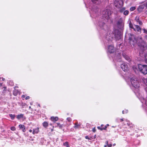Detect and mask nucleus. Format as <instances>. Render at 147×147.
Returning a JSON list of instances; mask_svg holds the SVG:
<instances>
[{
    "label": "nucleus",
    "mask_w": 147,
    "mask_h": 147,
    "mask_svg": "<svg viewBox=\"0 0 147 147\" xmlns=\"http://www.w3.org/2000/svg\"><path fill=\"white\" fill-rule=\"evenodd\" d=\"M111 10L109 9H107L102 11V16L105 20L108 21L111 18Z\"/></svg>",
    "instance_id": "obj_1"
},
{
    "label": "nucleus",
    "mask_w": 147,
    "mask_h": 147,
    "mask_svg": "<svg viewBox=\"0 0 147 147\" xmlns=\"http://www.w3.org/2000/svg\"><path fill=\"white\" fill-rule=\"evenodd\" d=\"M138 68L139 71L141 73L144 74H147V65L139 64Z\"/></svg>",
    "instance_id": "obj_2"
},
{
    "label": "nucleus",
    "mask_w": 147,
    "mask_h": 147,
    "mask_svg": "<svg viewBox=\"0 0 147 147\" xmlns=\"http://www.w3.org/2000/svg\"><path fill=\"white\" fill-rule=\"evenodd\" d=\"M132 86L135 88H138L140 86L139 81L134 78H131L130 80Z\"/></svg>",
    "instance_id": "obj_3"
},
{
    "label": "nucleus",
    "mask_w": 147,
    "mask_h": 147,
    "mask_svg": "<svg viewBox=\"0 0 147 147\" xmlns=\"http://www.w3.org/2000/svg\"><path fill=\"white\" fill-rule=\"evenodd\" d=\"M138 42L139 43H140V44L141 45H142L144 42V40L142 37H138L137 39L134 38V40H132L131 39L130 40V43L133 44L134 45Z\"/></svg>",
    "instance_id": "obj_4"
},
{
    "label": "nucleus",
    "mask_w": 147,
    "mask_h": 147,
    "mask_svg": "<svg viewBox=\"0 0 147 147\" xmlns=\"http://www.w3.org/2000/svg\"><path fill=\"white\" fill-rule=\"evenodd\" d=\"M123 3L122 0H115L114 2L115 6L117 8H121L123 5Z\"/></svg>",
    "instance_id": "obj_5"
},
{
    "label": "nucleus",
    "mask_w": 147,
    "mask_h": 147,
    "mask_svg": "<svg viewBox=\"0 0 147 147\" xmlns=\"http://www.w3.org/2000/svg\"><path fill=\"white\" fill-rule=\"evenodd\" d=\"M124 22L122 19L121 18L120 19L117 21V25L118 28L120 29H122L123 27Z\"/></svg>",
    "instance_id": "obj_6"
},
{
    "label": "nucleus",
    "mask_w": 147,
    "mask_h": 147,
    "mask_svg": "<svg viewBox=\"0 0 147 147\" xmlns=\"http://www.w3.org/2000/svg\"><path fill=\"white\" fill-rule=\"evenodd\" d=\"M98 26L102 29L104 30L105 31L108 29L107 26L103 22H98Z\"/></svg>",
    "instance_id": "obj_7"
},
{
    "label": "nucleus",
    "mask_w": 147,
    "mask_h": 147,
    "mask_svg": "<svg viewBox=\"0 0 147 147\" xmlns=\"http://www.w3.org/2000/svg\"><path fill=\"white\" fill-rule=\"evenodd\" d=\"M121 67L122 70L126 72L128 70V67L127 64L123 63L121 65Z\"/></svg>",
    "instance_id": "obj_8"
},
{
    "label": "nucleus",
    "mask_w": 147,
    "mask_h": 147,
    "mask_svg": "<svg viewBox=\"0 0 147 147\" xmlns=\"http://www.w3.org/2000/svg\"><path fill=\"white\" fill-rule=\"evenodd\" d=\"M121 53H118L114 57V59L117 60L118 61L120 62L121 61Z\"/></svg>",
    "instance_id": "obj_9"
},
{
    "label": "nucleus",
    "mask_w": 147,
    "mask_h": 147,
    "mask_svg": "<svg viewBox=\"0 0 147 147\" xmlns=\"http://www.w3.org/2000/svg\"><path fill=\"white\" fill-rule=\"evenodd\" d=\"M108 50L109 52L111 53H113L115 51V49L114 46L112 45L109 46Z\"/></svg>",
    "instance_id": "obj_10"
},
{
    "label": "nucleus",
    "mask_w": 147,
    "mask_h": 147,
    "mask_svg": "<svg viewBox=\"0 0 147 147\" xmlns=\"http://www.w3.org/2000/svg\"><path fill=\"white\" fill-rule=\"evenodd\" d=\"M135 27L134 28V30L135 31H137L138 32H140V33L141 32V28H140L139 26L137 25H134Z\"/></svg>",
    "instance_id": "obj_11"
},
{
    "label": "nucleus",
    "mask_w": 147,
    "mask_h": 147,
    "mask_svg": "<svg viewBox=\"0 0 147 147\" xmlns=\"http://www.w3.org/2000/svg\"><path fill=\"white\" fill-rule=\"evenodd\" d=\"M135 20L137 23H138L139 25H141L142 24V21L139 20V18L138 16H136L135 19Z\"/></svg>",
    "instance_id": "obj_12"
},
{
    "label": "nucleus",
    "mask_w": 147,
    "mask_h": 147,
    "mask_svg": "<svg viewBox=\"0 0 147 147\" xmlns=\"http://www.w3.org/2000/svg\"><path fill=\"white\" fill-rule=\"evenodd\" d=\"M19 127L20 129L22 130L23 132L26 131V127L24 125L20 124L19 125Z\"/></svg>",
    "instance_id": "obj_13"
},
{
    "label": "nucleus",
    "mask_w": 147,
    "mask_h": 147,
    "mask_svg": "<svg viewBox=\"0 0 147 147\" xmlns=\"http://www.w3.org/2000/svg\"><path fill=\"white\" fill-rule=\"evenodd\" d=\"M133 69L135 73L137 72L139 69L138 68V65H134L133 67Z\"/></svg>",
    "instance_id": "obj_14"
},
{
    "label": "nucleus",
    "mask_w": 147,
    "mask_h": 147,
    "mask_svg": "<svg viewBox=\"0 0 147 147\" xmlns=\"http://www.w3.org/2000/svg\"><path fill=\"white\" fill-rule=\"evenodd\" d=\"M39 131V128L36 127L35 128L33 129L32 134H37Z\"/></svg>",
    "instance_id": "obj_15"
},
{
    "label": "nucleus",
    "mask_w": 147,
    "mask_h": 147,
    "mask_svg": "<svg viewBox=\"0 0 147 147\" xmlns=\"http://www.w3.org/2000/svg\"><path fill=\"white\" fill-rule=\"evenodd\" d=\"M51 120L52 121L55 122L58 120V118L57 117H51Z\"/></svg>",
    "instance_id": "obj_16"
},
{
    "label": "nucleus",
    "mask_w": 147,
    "mask_h": 147,
    "mask_svg": "<svg viewBox=\"0 0 147 147\" xmlns=\"http://www.w3.org/2000/svg\"><path fill=\"white\" fill-rule=\"evenodd\" d=\"M92 2L97 4H100L101 2V0H92Z\"/></svg>",
    "instance_id": "obj_17"
},
{
    "label": "nucleus",
    "mask_w": 147,
    "mask_h": 147,
    "mask_svg": "<svg viewBox=\"0 0 147 147\" xmlns=\"http://www.w3.org/2000/svg\"><path fill=\"white\" fill-rule=\"evenodd\" d=\"M145 6L144 4L140 5L138 7L139 11H141L144 8Z\"/></svg>",
    "instance_id": "obj_18"
},
{
    "label": "nucleus",
    "mask_w": 147,
    "mask_h": 147,
    "mask_svg": "<svg viewBox=\"0 0 147 147\" xmlns=\"http://www.w3.org/2000/svg\"><path fill=\"white\" fill-rule=\"evenodd\" d=\"M122 55L123 57L127 60L128 61H130V59L129 57L127 55H126L125 54L123 53H122Z\"/></svg>",
    "instance_id": "obj_19"
},
{
    "label": "nucleus",
    "mask_w": 147,
    "mask_h": 147,
    "mask_svg": "<svg viewBox=\"0 0 147 147\" xmlns=\"http://www.w3.org/2000/svg\"><path fill=\"white\" fill-rule=\"evenodd\" d=\"M142 81L144 84L145 85V87L147 86V78H142Z\"/></svg>",
    "instance_id": "obj_20"
},
{
    "label": "nucleus",
    "mask_w": 147,
    "mask_h": 147,
    "mask_svg": "<svg viewBox=\"0 0 147 147\" xmlns=\"http://www.w3.org/2000/svg\"><path fill=\"white\" fill-rule=\"evenodd\" d=\"M106 38L107 40L108 41H111L112 39V36H110L109 35H107Z\"/></svg>",
    "instance_id": "obj_21"
},
{
    "label": "nucleus",
    "mask_w": 147,
    "mask_h": 147,
    "mask_svg": "<svg viewBox=\"0 0 147 147\" xmlns=\"http://www.w3.org/2000/svg\"><path fill=\"white\" fill-rule=\"evenodd\" d=\"M42 125L43 127L47 128L48 125V123L47 122L45 121L42 123Z\"/></svg>",
    "instance_id": "obj_22"
},
{
    "label": "nucleus",
    "mask_w": 147,
    "mask_h": 147,
    "mask_svg": "<svg viewBox=\"0 0 147 147\" xmlns=\"http://www.w3.org/2000/svg\"><path fill=\"white\" fill-rule=\"evenodd\" d=\"M141 102L142 103H143L144 102H145V104L147 106V98L146 100H144V98H143L142 100H141Z\"/></svg>",
    "instance_id": "obj_23"
},
{
    "label": "nucleus",
    "mask_w": 147,
    "mask_h": 147,
    "mask_svg": "<svg viewBox=\"0 0 147 147\" xmlns=\"http://www.w3.org/2000/svg\"><path fill=\"white\" fill-rule=\"evenodd\" d=\"M23 114H20L18 115L17 116V118L18 119H20L21 118L23 117Z\"/></svg>",
    "instance_id": "obj_24"
},
{
    "label": "nucleus",
    "mask_w": 147,
    "mask_h": 147,
    "mask_svg": "<svg viewBox=\"0 0 147 147\" xmlns=\"http://www.w3.org/2000/svg\"><path fill=\"white\" fill-rule=\"evenodd\" d=\"M9 115L10 117L11 118V119L12 120L14 119L15 117V115H13L12 114H10Z\"/></svg>",
    "instance_id": "obj_25"
},
{
    "label": "nucleus",
    "mask_w": 147,
    "mask_h": 147,
    "mask_svg": "<svg viewBox=\"0 0 147 147\" xmlns=\"http://www.w3.org/2000/svg\"><path fill=\"white\" fill-rule=\"evenodd\" d=\"M63 145L64 146H66V147H69V143L67 142H65V143H64Z\"/></svg>",
    "instance_id": "obj_26"
},
{
    "label": "nucleus",
    "mask_w": 147,
    "mask_h": 147,
    "mask_svg": "<svg viewBox=\"0 0 147 147\" xmlns=\"http://www.w3.org/2000/svg\"><path fill=\"white\" fill-rule=\"evenodd\" d=\"M18 90H15L13 91V94L15 96H17L18 94Z\"/></svg>",
    "instance_id": "obj_27"
},
{
    "label": "nucleus",
    "mask_w": 147,
    "mask_h": 147,
    "mask_svg": "<svg viewBox=\"0 0 147 147\" xmlns=\"http://www.w3.org/2000/svg\"><path fill=\"white\" fill-rule=\"evenodd\" d=\"M125 7H123V8H122L121 9L119 10V11L120 13H123H123L124 11L125 10Z\"/></svg>",
    "instance_id": "obj_28"
},
{
    "label": "nucleus",
    "mask_w": 147,
    "mask_h": 147,
    "mask_svg": "<svg viewBox=\"0 0 147 147\" xmlns=\"http://www.w3.org/2000/svg\"><path fill=\"white\" fill-rule=\"evenodd\" d=\"M107 128V126H105L104 127H98V128L100 129L101 130H102L103 129H106Z\"/></svg>",
    "instance_id": "obj_29"
},
{
    "label": "nucleus",
    "mask_w": 147,
    "mask_h": 147,
    "mask_svg": "<svg viewBox=\"0 0 147 147\" xmlns=\"http://www.w3.org/2000/svg\"><path fill=\"white\" fill-rule=\"evenodd\" d=\"M129 11L127 10H125L123 13V14L125 16L127 15L129 13Z\"/></svg>",
    "instance_id": "obj_30"
},
{
    "label": "nucleus",
    "mask_w": 147,
    "mask_h": 147,
    "mask_svg": "<svg viewBox=\"0 0 147 147\" xmlns=\"http://www.w3.org/2000/svg\"><path fill=\"white\" fill-rule=\"evenodd\" d=\"M80 124H75V125L74 126V127L75 128H78L79 127H80Z\"/></svg>",
    "instance_id": "obj_31"
},
{
    "label": "nucleus",
    "mask_w": 147,
    "mask_h": 147,
    "mask_svg": "<svg viewBox=\"0 0 147 147\" xmlns=\"http://www.w3.org/2000/svg\"><path fill=\"white\" fill-rule=\"evenodd\" d=\"M129 27L130 28H132V29H134V28L133 26V25L132 24V23H131V22H130L129 23Z\"/></svg>",
    "instance_id": "obj_32"
},
{
    "label": "nucleus",
    "mask_w": 147,
    "mask_h": 147,
    "mask_svg": "<svg viewBox=\"0 0 147 147\" xmlns=\"http://www.w3.org/2000/svg\"><path fill=\"white\" fill-rule=\"evenodd\" d=\"M128 112V111L127 110H123L122 111V113L123 114L127 113Z\"/></svg>",
    "instance_id": "obj_33"
},
{
    "label": "nucleus",
    "mask_w": 147,
    "mask_h": 147,
    "mask_svg": "<svg viewBox=\"0 0 147 147\" xmlns=\"http://www.w3.org/2000/svg\"><path fill=\"white\" fill-rule=\"evenodd\" d=\"M136 9V7H131L130 8V10L131 11H133L135 10Z\"/></svg>",
    "instance_id": "obj_34"
},
{
    "label": "nucleus",
    "mask_w": 147,
    "mask_h": 147,
    "mask_svg": "<svg viewBox=\"0 0 147 147\" xmlns=\"http://www.w3.org/2000/svg\"><path fill=\"white\" fill-rule=\"evenodd\" d=\"M11 129L12 131H15L16 130V128L14 127H11L10 128Z\"/></svg>",
    "instance_id": "obj_35"
},
{
    "label": "nucleus",
    "mask_w": 147,
    "mask_h": 147,
    "mask_svg": "<svg viewBox=\"0 0 147 147\" xmlns=\"http://www.w3.org/2000/svg\"><path fill=\"white\" fill-rule=\"evenodd\" d=\"M3 88L4 89L3 90V92H5L6 91V87H3Z\"/></svg>",
    "instance_id": "obj_36"
},
{
    "label": "nucleus",
    "mask_w": 147,
    "mask_h": 147,
    "mask_svg": "<svg viewBox=\"0 0 147 147\" xmlns=\"http://www.w3.org/2000/svg\"><path fill=\"white\" fill-rule=\"evenodd\" d=\"M145 62L147 63V54L145 56Z\"/></svg>",
    "instance_id": "obj_37"
},
{
    "label": "nucleus",
    "mask_w": 147,
    "mask_h": 147,
    "mask_svg": "<svg viewBox=\"0 0 147 147\" xmlns=\"http://www.w3.org/2000/svg\"><path fill=\"white\" fill-rule=\"evenodd\" d=\"M143 30L144 31V33L147 34V30H146L145 29H143Z\"/></svg>",
    "instance_id": "obj_38"
},
{
    "label": "nucleus",
    "mask_w": 147,
    "mask_h": 147,
    "mask_svg": "<svg viewBox=\"0 0 147 147\" xmlns=\"http://www.w3.org/2000/svg\"><path fill=\"white\" fill-rule=\"evenodd\" d=\"M67 119L68 121H71V118L70 117L67 118Z\"/></svg>",
    "instance_id": "obj_39"
},
{
    "label": "nucleus",
    "mask_w": 147,
    "mask_h": 147,
    "mask_svg": "<svg viewBox=\"0 0 147 147\" xmlns=\"http://www.w3.org/2000/svg\"><path fill=\"white\" fill-rule=\"evenodd\" d=\"M144 4L146 7H147V1Z\"/></svg>",
    "instance_id": "obj_40"
},
{
    "label": "nucleus",
    "mask_w": 147,
    "mask_h": 147,
    "mask_svg": "<svg viewBox=\"0 0 147 147\" xmlns=\"http://www.w3.org/2000/svg\"><path fill=\"white\" fill-rule=\"evenodd\" d=\"M59 128L60 129H61L62 127V125H60L59 126Z\"/></svg>",
    "instance_id": "obj_41"
},
{
    "label": "nucleus",
    "mask_w": 147,
    "mask_h": 147,
    "mask_svg": "<svg viewBox=\"0 0 147 147\" xmlns=\"http://www.w3.org/2000/svg\"><path fill=\"white\" fill-rule=\"evenodd\" d=\"M30 97L29 96H27L26 98V100H28L29 99Z\"/></svg>",
    "instance_id": "obj_42"
},
{
    "label": "nucleus",
    "mask_w": 147,
    "mask_h": 147,
    "mask_svg": "<svg viewBox=\"0 0 147 147\" xmlns=\"http://www.w3.org/2000/svg\"><path fill=\"white\" fill-rule=\"evenodd\" d=\"M92 131L94 132H95V131H96V129H95L94 128L93 129Z\"/></svg>",
    "instance_id": "obj_43"
},
{
    "label": "nucleus",
    "mask_w": 147,
    "mask_h": 147,
    "mask_svg": "<svg viewBox=\"0 0 147 147\" xmlns=\"http://www.w3.org/2000/svg\"><path fill=\"white\" fill-rule=\"evenodd\" d=\"M107 145L108 147H111L112 146V145L111 144H108Z\"/></svg>",
    "instance_id": "obj_44"
},
{
    "label": "nucleus",
    "mask_w": 147,
    "mask_h": 147,
    "mask_svg": "<svg viewBox=\"0 0 147 147\" xmlns=\"http://www.w3.org/2000/svg\"><path fill=\"white\" fill-rule=\"evenodd\" d=\"M57 125L56 126L57 127H59V125H60V123H57Z\"/></svg>",
    "instance_id": "obj_45"
},
{
    "label": "nucleus",
    "mask_w": 147,
    "mask_h": 147,
    "mask_svg": "<svg viewBox=\"0 0 147 147\" xmlns=\"http://www.w3.org/2000/svg\"><path fill=\"white\" fill-rule=\"evenodd\" d=\"M85 138H86V139H89H89H89V138L88 136H86L85 137Z\"/></svg>",
    "instance_id": "obj_46"
},
{
    "label": "nucleus",
    "mask_w": 147,
    "mask_h": 147,
    "mask_svg": "<svg viewBox=\"0 0 147 147\" xmlns=\"http://www.w3.org/2000/svg\"><path fill=\"white\" fill-rule=\"evenodd\" d=\"M120 121L121 122H122V121H123V119L122 118V119H120Z\"/></svg>",
    "instance_id": "obj_47"
},
{
    "label": "nucleus",
    "mask_w": 147,
    "mask_h": 147,
    "mask_svg": "<svg viewBox=\"0 0 147 147\" xmlns=\"http://www.w3.org/2000/svg\"><path fill=\"white\" fill-rule=\"evenodd\" d=\"M29 131L30 132H32V129H30L29 130Z\"/></svg>",
    "instance_id": "obj_48"
},
{
    "label": "nucleus",
    "mask_w": 147,
    "mask_h": 147,
    "mask_svg": "<svg viewBox=\"0 0 147 147\" xmlns=\"http://www.w3.org/2000/svg\"><path fill=\"white\" fill-rule=\"evenodd\" d=\"M25 97V96L24 95H23L22 96V98H24Z\"/></svg>",
    "instance_id": "obj_49"
},
{
    "label": "nucleus",
    "mask_w": 147,
    "mask_h": 147,
    "mask_svg": "<svg viewBox=\"0 0 147 147\" xmlns=\"http://www.w3.org/2000/svg\"><path fill=\"white\" fill-rule=\"evenodd\" d=\"M108 141H106V143L107 144V145L108 144Z\"/></svg>",
    "instance_id": "obj_50"
},
{
    "label": "nucleus",
    "mask_w": 147,
    "mask_h": 147,
    "mask_svg": "<svg viewBox=\"0 0 147 147\" xmlns=\"http://www.w3.org/2000/svg\"><path fill=\"white\" fill-rule=\"evenodd\" d=\"M2 80H3V81H4V80H5V78H2Z\"/></svg>",
    "instance_id": "obj_51"
},
{
    "label": "nucleus",
    "mask_w": 147,
    "mask_h": 147,
    "mask_svg": "<svg viewBox=\"0 0 147 147\" xmlns=\"http://www.w3.org/2000/svg\"><path fill=\"white\" fill-rule=\"evenodd\" d=\"M107 145H105L104 146V147H107Z\"/></svg>",
    "instance_id": "obj_52"
},
{
    "label": "nucleus",
    "mask_w": 147,
    "mask_h": 147,
    "mask_svg": "<svg viewBox=\"0 0 147 147\" xmlns=\"http://www.w3.org/2000/svg\"><path fill=\"white\" fill-rule=\"evenodd\" d=\"M30 105H32V103H31V102L30 103Z\"/></svg>",
    "instance_id": "obj_53"
},
{
    "label": "nucleus",
    "mask_w": 147,
    "mask_h": 147,
    "mask_svg": "<svg viewBox=\"0 0 147 147\" xmlns=\"http://www.w3.org/2000/svg\"><path fill=\"white\" fill-rule=\"evenodd\" d=\"M115 144H113V146H115Z\"/></svg>",
    "instance_id": "obj_54"
},
{
    "label": "nucleus",
    "mask_w": 147,
    "mask_h": 147,
    "mask_svg": "<svg viewBox=\"0 0 147 147\" xmlns=\"http://www.w3.org/2000/svg\"><path fill=\"white\" fill-rule=\"evenodd\" d=\"M31 108V107L30 106V107H29V108L30 109V108Z\"/></svg>",
    "instance_id": "obj_55"
},
{
    "label": "nucleus",
    "mask_w": 147,
    "mask_h": 147,
    "mask_svg": "<svg viewBox=\"0 0 147 147\" xmlns=\"http://www.w3.org/2000/svg\"><path fill=\"white\" fill-rule=\"evenodd\" d=\"M38 105L39 106V107H40V104H38Z\"/></svg>",
    "instance_id": "obj_56"
},
{
    "label": "nucleus",
    "mask_w": 147,
    "mask_h": 147,
    "mask_svg": "<svg viewBox=\"0 0 147 147\" xmlns=\"http://www.w3.org/2000/svg\"><path fill=\"white\" fill-rule=\"evenodd\" d=\"M0 85L1 86L2 85V84H0Z\"/></svg>",
    "instance_id": "obj_57"
},
{
    "label": "nucleus",
    "mask_w": 147,
    "mask_h": 147,
    "mask_svg": "<svg viewBox=\"0 0 147 147\" xmlns=\"http://www.w3.org/2000/svg\"><path fill=\"white\" fill-rule=\"evenodd\" d=\"M51 131H53V129H51Z\"/></svg>",
    "instance_id": "obj_58"
},
{
    "label": "nucleus",
    "mask_w": 147,
    "mask_h": 147,
    "mask_svg": "<svg viewBox=\"0 0 147 147\" xmlns=\"http://www.w3.org/2000/svg\"><path fill=\"white\" fill-rule=\"evenodd\" d=\"M50 125H52V124H51V123H50Z\"/></svg>",
    "instance_id": "obj_59"
},
{
    "label": "nucleus",
    "mask_w": 147,
    "mask_h": 147,
    "mask_svg": "<svg viewBox=\"0 0 147 147\" xmlns=\"http://www.w3.org/2000/svg\"><path fill=\"white\" fill-rule=\"evenodd\" d=\"M103 125H101V126H102Z\"/></svg>",
    "instance_id": "obj_60"
},
{
    "label": "nucleus",
    "mask_w": 147,
    "mask_h": 147,
    "mask_svg": "<svg viewBox=\"0 0 147 147\" xmlns=\"http://www.w3.org/2000/svg\"><path fill=\"white\" fill-rule=\"evenodd\" d=\"M103 125H101V126H102Z\"/></svg>",
    "instance_id": "obj_61"
},
{
    "label": "nucleus",
    "mask_w": 147,
    "mask_h": 147,
    "mask_svg": "<svg viewBox=\"0 0 147 147\" xmlns=\"http://www.w3.org/2000/svg\"><path fill=\"white\" fill-rule=\"evenodd\" d=\"M109 124H107V126H109Z\"/></svg>",
    "instance_id": "obj_62"
},
{
    "label": "nucleus",
    "mask_w": 147,
    "mask_h": 147,
    "mask_svg": "<svg viewBox=\"0 0 147 147\" xmlns=\"http://www.w3.org/2000/svg\"><path fill=\"white\" fill-rule=\"evenodd\" d=\"M1 79V77H0V79Z\"/></svg>",
    "instance_id": "obj_63"
}]
</instances>
